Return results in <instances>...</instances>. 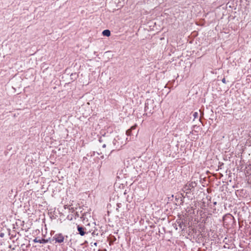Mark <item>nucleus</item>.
<instances>
[{"instance_id":"1","label":"nucleus","mask_w":251,"mask_h":251,"mask_svg":"<svg viewBox=\"0 0 251 251\" xmlns=\"http://www.w3.org/2000/svg\"><path fill=\"white\" fill-rule=\"evenodd\" d=\"M52 240H55V243L61 244L64 242V237L61 233L56 234L53 237Z\"/></svg>"},{"instance_id":"2","label":"nucleus","mask_w":251,"mask_h":251,"mask_svg":"<svg viewBox=\"0 0 251 251\" xmlns=\"http://www.w3.org/2000/svg\"><path fill=\"white\" fill-rule=\"evenodd\" d=\"M197 186V183L195 181L188 183L184 187L185 191L190 190L191 191L192 189H194Z\"/></svg>"},{"instance_id":"3","label":"nucleus","mask_w":251,"mask_h":251,"mask_svg":"<svg viewBox=\"0 0 251 251\" xmlns=\"http://www.w3.org/2000/svg\"><path fill=\"white\" fill-rule=\"evenodd\" d=\"M77 228L78 231L79 232V234L81 236H83L85 235L86 232L84 231V229H85L84 227H83L82 226H80L79 225H78L77 226Z\"/></svg>"},{"instance_id":"4","label":"nucleus","mask_w":251,"mask_h":251,"mask_svg":"<svg viewBox=\"0 0 251 251\" xmlns=\"http://www.w3.org/2000/svg\"><path fill=\"white\" fill-rule=\"evenodd\" d=\"M33 242L34 243H39L40 244H45L48 242V240H46L45 239H38L37 238H36L33 240Z\"/></svg>"},{"instance_id":"5","label":"nucleus","mask_w":251,"mask_h":251,"mask_svg":"<svg viewBox=\"0 0 251 251\" xmlns=\"http://www.w3.org/2000/svg\"><path fill=\"white\" fill-rule=\"evenodd\" d=\"M102 33L103 36L107 37H109L110 35V31L108 29L104 30Z\"/></svg>"},{"instance_id":"6","label":"nucleus","mask_w":251,"mask_h":251,"mask_svg":"<svg viewBox=\"0 0 251 251\" xmlns=\"http://www.w3.org/2000/svg\"><path fill=\"white\" fill-rule=\"evenodd\" d=\"M131 129H128L126 131V134H127V135L129 136V135H130V134H131Z\"/></svg>"},{"instance_id":"7","label":"nucleus","mask_w":251,"mask_h":251,"mask_svg":"<svg viewBox=\"0 0 251 251\" xmlns=\"http://www.w3.org/2000/svg\"><path fill=\"white\" fill-rule=\"evenodd\" d=\"M193 116L195 118H197L198 117V113L196 112L193 114Z\"/></svg>"},{"instance_id":"8","label":"nucleus","mask_w":251,"mask_h":251,"mask_svg":"<svg viewBox=\"0 0 251 251\" xmlns=\"http://www.w3.org/2000/svg\"><path fill=\"white\" fill-rule=\"evenodd\" d=\"M149 109L148 103H146L145 106V110H147V109Z\"/></svg>"},{"instance_id":"9","label":"nucleus","mask_w":251,"mask_h":251,"mask_svg":"<svg viewBox=\"0 0 251 251\" xmlns=\"http://www.w3.org/2000/svg\"><path fill=\"white\" fill-rule=\"evenodd\" d=\"M222 81L224 83H226V80L225 78H223V79H222Z\"/></svg>"},{"instance_id":"10","label":"nucleus","mask_w":251,"mask_h":251,"mask_svg":"<svg viewBox=\"0 0 251 251\" xmlns=\"http://www.w3.org/2000/svg\"><path fill=\"white\" fill-rule=\"evenodd\" d=\"M135 128H136V126H132L130 129H131V131L132 129H135Z\"/></svg>"},{"instance_id":"11","label":"nucleus","mask_w":251,"mask_h":251,"mask_svg":"<svg viewBox=\"0 0 251 251\" xmlns=\"http://www.w3.org/2000/svg\"><path fill=\"white\" fill-rule=\"evenodd\" d=\"M105 147H106V145H105V144H103V145H102V147H103V148H105Z\"/></svg>"},{"instance_id":"12","label":"nucleus","mask_w":251,"mask_h":251,"mask_svg":"<svg viewBox=\"0 0 251 251\" xmlns=\"http://www.w3.org/2000/svg\"><path fill=\"white\" fill-rule=\"evenodd\" d=\"M99 141L100 142H102V139L101 138L99 139Z\"/></svg>"},{"instance_id":"13","label":"nucleus","mask_w":251,"mask_h":251,"mask_svg":"<svg viewBox=\"0 0 251 251\" xmlns=\"http://www.w3.org/2000/svg\"><path fill=\"white\" fill-rule=\"evenodd\" d=\"M0 236L1 237H3V233H1Z\"/></svg>"},{"instance_id":"14","label":"nucleus","mask_w":251,"mask_h":251,"mask_svg":"<svg viewBox=\"0 0 251 251\" xmlns=\"http://www.w3.org/2000/svg\"><path fill=\"white\" fill-rule=\"evenodd\" d=\"M213 204H214V205H216V204H217V202H216V201H215V202H214L213 203Z\"/></svg>"},{"instance_id":"15","label":"nucleus","mask_w":251,"mask_h":251,"mask_svg":"<svg viewBox=\"0 0 251 251\" xmlns=\"http://www.w3.org/2000/svg\"><path fill=\"white\" fill-rule=\"evenodd\" d=\"M120 204H121L120 203H118V204H117V206H118V207H120Z\"/></svg>"},{"instance_id":"16","label":"nucleus","mask_w":251,"mask_h":251,"mask_svg":"<svg viewBox=\"0 0 251 251\" xmlns=\"http://www.w3.org/2000/svg\"><path fill=\"white\" fill-rule=\"evenodd\" d=\"M92 234L94 235V234H96V233L95 231H94L93 233H92Z\"/></svg>"},{"instance_id":"17","label":"nucleus","mask_w":251,"mask_h":251,"mask_svg":"<svg viewBox=\"0 0 251 251\" xmlns=\"http://www.w3.org/2000/svg\"><path fill=\"white\" fill-rule=\"evenodd\" d=\"M97 243H95L94 244V245H95V246H97Z\"/></svg>"}]
</instances>
